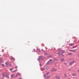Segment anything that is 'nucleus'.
I'll use <instances>...</instances> for the list:
<instances>
[{
	"mask_svg": "<svg viewBox=\"0 0 79 79\" xmlns=\"http://www.w3.org/2000/svg\"><path fill=\"white\" fill-rule=\"evenodd\" d=\"M75 63V61H73V62H71L69 63V64L70 65H71L72 64H73V63Z\"/></svg>",
	"mask_w": 79,
	"mask_h": 79,
	"instance_id": "nucleus-1",
	"label": "nucleus"
},
{
	"mask_svg": "<svg viewBox=\"0 0 79 79\" xmlns=\"http://www.w3.org/2000/svg\"><path fill=\"white\" fill-rule=\"evenodd\" d=\"M56 71V69H52L51 70V71H52V72Z\"/></svg>",
	"mask_w": 79,
	"mask_h": 79,
	"instance_id": "nucleus-2",
	"label": "nucleus"
},
{
	"mask_svg": "<svg viewBox=\"0 0 79 79\" xmlns=\"http://www.w3.org/2000/svg\"><path fill=\"white\" fill-rule=\"evenodd\" d=\"M76 50H70V52H76Z\"/></svg>",
	"mask_w": 79,
	"mask_h": 79,
	"instance_id": "nucleus-3",
	"label": "nucleus"
},
{
	"mask_svg": "<svg viewBox=\"0 0 79 79\" xmlns=\"http://www.w3.org/2000/svg\"><path fill=\"white\" fill-rule=\"evenodd\" d=\"M50 61H52V60L50 59V60H49V61H48V63L46 64H48V63H49V62H50Z\"/></svg>",
	"mask_w": 79,
	"mask_h": 79,
	"instance_id": "nucleus-4",
	"label": "nucleus"
},
{
	"mask_svg": "<svg viewBox=\"0 0 79 79\" xmlns=\"http://www.w3.org/2000/svg\"><path fill=\"white\" fill-rule=\"evenodd\" d=\"M19 76L18 73H16V76H15V77H18Z\"/></svg>",
	"mask_w": 79,
	"mask_h": 79,
	"instance_id": "nucleus-5",
	"label": "nucleus"
},
{
	"mask_svg": "<svg viewBox=\"0 0 79 79\" xmlns=\"http://www.w3.org/2000/svg\"><path fill=\"white\" fill-rule=\"evenodd\" d=\"M15 76V74H12L11 75V77L12 78H13V77H14V76Z\"/></svg>",
	"mask_w": 79,
	"mask_h": 79,
	"instance_id": "nucleus-6",
	"label": "nucleus"
},
{
	"mask_svg": "<svg viewBox=\"0 0 79 79\" xmlns=\"http://www.w3.org/2000/svg\"><path fill=\"white\" fill-rule=\"evenodd\" d=\"M8 62H6V66H8Z\"/></svg>",
	"mask_w": 79,
	"mask_h": 79,
	"instance_id": "nucleus-7",
	"label": "nucleus"
},
{
	"mask_svg": "<svg viewBox=\"0 0 79 79\" xmlns=\"http://www.w3.org/2000/svg\"><path fill=\"white\" fill-rule=\"evenodd\" d=\"M56 78H57V79H60V77L58 76H56Z\"/></svg>",
	"mask_w": 79,
	"mask_h": 79,
	"instance_id": "nucleus-8",
	"label": "nucleus"
},
{
	"mask_svg": "<svg viewBox=\"0 0 79 79\" xmlns=\"http://www.w3.org/2000/svg\"><path fill=\"white\" fill-rule=\"evenodd\" d=\"M73 45H74V44L73 43V44H69V45H70V46H73Z\"/></svg>",
	"mask_w": 79,
	"mask_h": 79,
	"instance_id": "nucleus-9",
	"label": "nucleus"
},
{
	"mask_svg": "<svg viewBox=\"0 0 79 79\" xmlns=\"http://www.w3.org/2000/svg\"><path fill=\"white\" fill-rule=\"evenodd\" d=\"M76 73H73L72 74V76H76Z\"/></svg>",
	"mask_w": 79,
	"mask_h": 79,
	"instance_id": "nucleus-10",
	"label": "nucleus"
},
{
	"mask_svg": "<svg viewBox=\"0 0 79 79\" xmlns=\"http://www.w3.org/2000/svg\"><path fill=\"white\" fill-rule=\"evenodd\" d=\"M64 61V59H62L61 60V61Z\"/></svg>",
	"mask_w": 79,
	"mask_h": 79,
	"instance_id": "nucleus-11",
	"label": "nucleus"
},
{
	"mask_svg": "<svg viewBox=\"0 0 79 79\" xmlns=\"http://www.w3.org/2000/svg\"><path fill=\"white\" fill-rule=\"evenodd\" d=\"M50 77V76H48L47 77V79H48L49 78V77Z\"/></svg>",
	"mask_w": 79,
	"mask_h": 79,
	"instance_id": "nucleus-12",
	"label": "nucleus"
},
{
	"mask_svg": "<svg viewBox=\"0 0 79 79\" xmlns=\"http://www.w3.org/2000/svg\"><path fill=\"white\" fill-rule=\"evenodd\" d=\"M19 76H21V75L20 74V73H18Z\"/></svg>",
	"mask_w": 79,
	"mask_h": 79,
	"instance_id": "nucleus-13",
	"label": "nucleus"
},
{
	"mask_svg": "<svg viewBox=\"0 0 79 79\" xmlns=\"http://www.w3.org/2000/svg\"><path fill=\"white\" fill-rule=\"evenodd\" d=\"M68 55H72V53H69Z\"/></svg>",
	"mask_w": 79,
	"mask_h": 79,
	"instance_id": "nucleus-14",
	"label": "nucleus"
},
{
	"mask_svg": "<svg viewBox=\"0 0 79 79\" xmlns=\"http://www.w3.org/2000/svg\"><path fill=\"white\" fill-rule=\"evenodd\" d=\"M0 61L2 63V58H0Z\"/></svg>",
	"mask_w": 79,
	"mask_h": 79,
	"instance_id": "nucleus-15",
	"label": "nucleus"
},
{
	"mask_svg": "<svg viewBox=\"0 0 79 79\" xmlns=\"http://www.w3.org/2000/svg\"><path fill=\"white\" fill-rule=\"evenodd\" d=\"M44 77H46V74H44Z\"/></svg>",
	"mask_w": 79,
	"mask_h": 79,
	"instance_id": "nucleus-16",
	"label": "nucleus"
},
{
	"mask_svg": "<svg viewBox=\"0 0 79 79\" xmlns=\"http://www.w3.org/2000/svg\"><path fill=\"white\" fill-rule=\"evenodd\" d=\"M13 69H10V71H12V70Z\"/></svg>",
	"mask_w": 79,
	"mask_h": 79,
	"instance_id": "nucleus-17",
	"label": "nucleus"
},
{
	"mask_svg": "<svg viewBox=\"0 0 79 79\" xmlns=\"http://www.w3.org/2000/svg\"><path fill=\"white\" fill-rule=\"evenodd\" d=\"M44 54H45V55H47L48 54L47 53H46V52H45L44 53Z\"/></svg>",
	"mask_w": 79,
	"mask_h": 79,
	"instance_id": "nucleus-18",
	"label": "nucleus"
},
{
	"mask_svg": "<svg viewBox=\"0 0 79 79\" xmlns=\"http://www.w3.org/2000/svg\"><path fill=\"white\" fill-rule=\"evenodd\" d=\"M2 66H5V65H4V64H2Z\"/></svg>",
	"mask_w": 79,
	"mask_h": 79,
	"instance_id": "nucleus-19",
	"label": "nucleus"
},
{
	"mask_svg": "<svg viewBox=\"0 0 79 79\" xmlns=\"http://www.w3.org/2000/svg\"><path fill=\"white\" fill-rule=\"evenodd\" d=\"M38 51L40 52V50L39 49H38Z\"/></svg>",
	"mask_w": 79,
	"mask_h": 79,
	"instance_id": "nucleus-20",
	"label": "nucleus"
},
{
	"mask_svg": "<svg viewBox=\"0 0 79 79\" xmlns=\"http://www.w3.org/2000/svg\"><path fill=\"white\" fill-rule=\"evenodd\" d=\"M14 58H13V57H11V58H10V59L11 60H13V59H14Z\"/></svg>",
	"mask_w": 79,
	"mask_h": 79,
	"instance_id": "nucleus-21",
	"label": "nucleus"
},
{
	"mask_svg": "<svg viewBox=\"0 0 79 79\" xmlns=\"http://www.w3.org/2000/svg\"><path fill=\"white\" fill-rule=\"evenodd\" d=\"M49 74V72H48V73H46V74Z\"/></svg>",
	"mask_w": 79,
	"mask_h": 79,
	"instance_id": "nucleus-22",
	"label": "nucleus"
},
{
	"mask_svg": "<svg viewBox=\"0 0 79 79\" xmlns=\"http://www.w3.org/2000/svg\"><path fill=\"white\" fill-rule=\"evenodd\" d=\"M64 64H65V65H66V64H67V63H64Z\"/></svg>",
	"mask_w": 79,
	"mask_h": 79,
	"instance_id": "nucleus-23",
	"label": "nucleus"
},
{
	"mask_svg": "<svg viewBox=\"0 0 79 79\" xmlns=\"http://www.w3.org/2000/svg\"><path fill=\"white\" fill-rule=\"evenodd\" d=\"M19 79H22V78L20 77V78H19Z\"/></svg>",
	"mask_w": 79,
	"mask_h": 79,
	"instance_id": "nucleus-24",
	"label": "nucleus"
},
{
	"mask_svg": "<svg viewBox=\"0 0 79 79\" xmlns=\"http://www.w3.org/2000/svg\"><path fill=\"white\" fill-rule=\"evenodd\" d=\"M15 68H17L18 67L17 66H15Z\"/></svg>",
	"mask_w": 79,
	"mask_h": 79,
	"instance_id": "nucleus-25",
	"label": "nucleus"
},
{
	"mask_svg": "<svg viewBox=\"0 0 79 79\" xmlns=\"http://www.w3.org/2000/svg\"><path fill=\"white\" fill-rule=\"evenodd\" d=\"M6 77H8V76H6Z\"/></svg>",
	"mask_w": 79,
	"mask_h": 79,
	"instance_id": "nucleus-26",
	"label": "nucleus"
},
{
	"mask_svg": "<svg viewBox=\"0 0 79 79\" xmlns=\"http://www.w3.org/2000/svg\"><path fill=\"white\" fill-rule=\"evenodd\" d=\"M76 48L75 47H73L72 48Z\"/></svg>",
	"mask_w": 79,
	"mask_h": 79,
	"instance_id": "nucleus-27",
	"label": "nucleus"
},
{
	"mask_svg": "<svg viewBox=\"0 0 79 79\" xmlns=\"http://www.w3.org/2000/svg\"><path fill=\"white\" fill-rule=\"evenodd\" d=\"M41 65H41V64H40V66H41Z\"/></svg>",
	"mask_w": 79,
	"mask_h": 79,
	"instance_id": "nucleus-28",
	"label": "nucleus"
},
{
	"mask_svg": "<svg viewBox=\"0 0 79 79\" xmlns=\"http://www.w3.org/2000/svg\"><path fill=\"white\" fill-rule=\"evenodd\" d=\"M34 52H35V49L34 50Z\"/></svg>",
	"mask_w": 79,
	"mask_h": 79,
	"instance_id": "nucleus-29",
	"label": "nucleus"
},
{
	"mask_svg": "<svg viewBox=\"0 0 79 79\" xmlns=\"http://www.w3.org/2000/svg\"><path fill=\"white\" fill-rule=\"evenodd\" d=\"M65 76H66V74H65Z\"/></svg>",
	"mask_w": 79,
	"mask_h": 79,
	"instance_id": "nucleus-30",
	"label": "nucleus"
},
{
	"mask_svg": "<svg viewBox=\"0 0 79 79\" xmlns=\"http://www.w3.org/2000/svg\"><path fill=\"white\" fill-rule=\"evenodd\" d=\"M2 75L3 76H4V75L3 74H2Z\"/></svg>",
	"mask_w": 79,
	"mask_h": 79,
	"instance_id": "nucleus-31",
	"label": "nucleus"
},
{
	"mask_svg": "<svg viewBox=\"0 0 79 79\" xmlns=\"http://www.w3.org/2000/svg\"><path fill=\"white\" fill-rule=\"evenodd\" d=\"M15 71H16V70H15V71H13V72H15Z\"/></svg>",
	"mask_w": 79,
	"mask_h": 79,
	"instance_id": "nucleus-32",
	"label": "nucleus"
},
{
	"mask_svg": "<svg viewBox=\"0 0 79 79\" xmlns=\"http://www.w3.org/2000/svg\"><path fill=\"white\" fill-rule=\"evenodd\" d=\"M39 60H41V58H40Z\"/></svg>",
	"mask_w": 79,
	"mask_h": 79,
	"instance_id": "nucleus-33",
	"label": "nucleus"
},
{
	"mask_svg": "<svg viewBox=\"0 0 79 79\" xmlns=\"http://www.w3.org/2000/svg\"><path fill=\"white\" fill-rule=\"evenodd\" d=\"M11 64H10V66H11Z\"/></svg>",
	"mask_w": 79,
	"mask_h": 79,
	"instance_id": "nucleus-34",
	"label": "nucleus"
},
{
	"mask_svg": "<svg viewBox=\"0 0 79 79\" xmlns=\"http://www.w3.org/2000/svg\"><path fill=\"white\" fill-rule=\"evenodd\" d=\"M78 72H79V70H78Z\"/></svg>",
	"mask_w": 79,
	"mask_h": 79,
	"instance_id": "nucleus-35",
	"label": "nucleus"
},
{
	"mask_svg": "<svg viewBox=\"0 0 79 79\" xmlns=\"http://www.w3.org/2000/svg\"><path fill=\"white\" fill-rule=\"evenodd\" d=\"M42 51H43V49H42Z\"/></svg>",
	"mask_w": 79,
	"mask_h": 79,
	"instance_id": "nucleus-36",
	"label": "nucleus"
}]
</instances>
